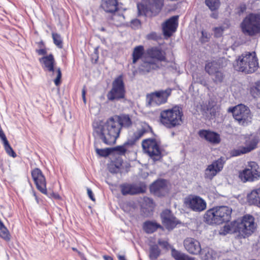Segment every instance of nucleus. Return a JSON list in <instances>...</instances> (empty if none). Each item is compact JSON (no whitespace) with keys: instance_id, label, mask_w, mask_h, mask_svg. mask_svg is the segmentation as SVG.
<instances>
[{"instance_id":"obj_58","label":"nucleus","mask_w":260,"mask_h":260,"mask_svg":"<svg viewBox=\"0 0 260 260\" xmlns=\"http://www.w3.org/2000/svg\"><path fill=\"white\" fill-rule=\"evenodd\" d=\"M211 17L213 18L216 19L217 18L218 14L216 13H213L211 15Z\"/></svg>"},{"instance_id":"obj_12","label":"nucleus","mask_w":260,"mask_h":260,"mask_svg":"<svg viewBox=\"0 0 260 260\" xmlns=\"http://www.w3.org/2000/svg\"><path fill=\"white\" fill-rule=\"evenodd\" d=\"M160 142L154 139H145L142 141L143 149L153 160H158L160 157L161 149Z\"/></svg>"},{"instance_id":"obj_18","label":"nucleus","mask_w":260,"mask_h":260,"mask_svg":"<svg viewBox=\"0 0 260 260\" xmlns=\"http://www.w3.org/2000/svg\"><path fill=\"white\" fill-rule=\"evenodd\" d=\"M178 16H174L167 20L162 24V30L164 36L170 37L174 32L178 26Z\"/></svg>"},{"instance_id":"obj_23","label":"nucleus","mask_w":260,"mask_h":260,"mask_svg":"<svg viewBox=\"0 0 260 260\" xmlns=\"http://www.w3.org/2000/svg\"><path fill=\"white\" fill-rule=\"evenodd\" d=\"M121 193L123 195H133L143 192L144 189L141 186L135 184H124L120 186Z\"/></svg>"},{"instance_id":"obj_1","label":"nucleus","mask_w":260,"mask_h":260,"mask_svg":"<svg viewBox=\"0 0 260 260\" xmlns=\"http://www.w3.org/2000/svg\"><path fill=\"white\" fill-rule=\"evenodd\" d=\"M93 127L94 132L107 145L114 144L121 131L120 125L114 116L108 118L105 122H94Z\"/></svg>"},{"instance_id":"obj_59","label":"nucleus","mask_w":260,"mask_h":260,"mask_svg":"<svg viewBox=\"0 0 260 260\" xmlns=\"http://www.w3.org/2000/svg\"><path fill=\"white\" fill-rule=\"evenodd\" d=\"M54 197L56 199H59L60 198V197L58 194H54Z\"/></svg>"},{"instance_id":"obj_51","label":"nucleus","mask_w":260,"mask_h":260,"mask_svg":"<svg viewBox=\"0 0 260 260\" xmlns=\"http://www.w3.org/2000/svg\"><path fill=\"white\" fill-rule=\"evenodd\" d=\"M87 194L89 198L93 201H95V198L93 196V193L91 189L87 188Z\"/></svg>"},{"instance_id":"obj_41","label":"nucleus","mask_w":260,"mask_h":260,"mask_svg":"<svg viewBox=\"0 0 260 260\" xmlns=\"http://www.w3.org/2000/svg\"><path fill=\"white\" fill-rule=\"evenodd\" d=\"M250 92L253 98H256L260 93V85H256L250 88Z\"/></svg>"},{"instance_id":"obj_52","label":"nucleus","mask_w":260,"mask_h":260,"mask_svg":"<svg viewBox=\"0 0 260 260\" xmlns=\"http://www.w3.org/2000/svg\"><path fill=\"white\" fill-rule=\"evenodd\" d=\"M0 138L3 141L4 143H6V141H8L6 138V137L3 132L2 130L0 129Z\"/></svg>"},{"instance_id":"obj_20","label":"nucleus","mask_w":260,"mask_h":260,"mask_svg":"<svg viewBox=\"0 0 260 260\" xmlns=\"http://www.w3.org/2000/svg\"><path fill=\"white\" fill-rule=\"evenodd\" d=\"M198 134L202 139L212 144H218L221 141L220 135L213 131L202 129L200 130Z\"/></svg>"},{"instance_id":"obj_22","label":"nucleus","mask_w":260,"mask_h":260,"mask_svg":"<svg viewBox=\"0 0 260 260\" xmlns=\"http://www.w3.org/2000/svg\"><path fill=\"white\" fill-rule=\"evenodd\" d=\"M147 54L151 59L152 60L156 61H166L167 59L166 53L161 49L156 47H151L147 50Z\"/></svg>"},{"instance_id":"obj_49","label":"nucleus","mask_w":260,"mask_h":260,"mask_svg":"<svg viewBox=\"0 0 260 260\" xmlns=\"http://www.w3.org/2000/svg\"><path fill=\"white\" fill-rule=\"evenodd\" d=\"M158 243L160 246L165 249H168L169 246L168 242L166 241L159 239L158 241Z\"/></svg>"},{"instance_id":"obj_29","label":"nucleus","mask_w":260,"mask_h":260,"mask_svg":"<svg viewBox=\"0 0 260 260\" xmlns=\"http://www.w3.org/2000/svg\"><path fill=\"white\" fill-rule=\"evenodd\" d=\"M161 228V225L154 221H147L143 225L144 230L147 233H152L157 229Z\"/></svg>"},{"instance_id":"obj_24","label":"nucleus","mask_w":260,"mask_h":260,"mask_svg":"<svg viewBox=\"0 0 260 260\" xmlns=\"http://www.w3.org/2000/svg\"><path fill=\"white\" fill-rule=\"evenodd\" d=\"M225 59L220 58L217 60L208 61L205 64V71L210 75H213L218 69H221L223 67V61Z\"/></svg>"},{"instance_id":"obj_11","label":"nucleus","mask_w":260,"mask_h":260,"mask_svg":"<svg viewBox=\"0 0 260 260\" xmlns=\"http://www.w3.org/2000/svg\"><path fill=\"white\" fill-rule=\"evenodd\" d=\"M171 89L168 88L152 92L147 95V104L149 106H159L167 102L168 97L171 94Z\"/></svg>"},{"instance_id":"obj_17","label":"nucleus","mask_w":260,"mask_h":260,"mask_svg":"<svg viewBox=\"0 0 260 260\" xmlns=\"http://www.w3.org/2000/svg\"><path fill=\"white\" fill-rule=\"evenodd\" d=\"M31 174L37 188L42 193L46 194V181L41 170L38 168H35L31 171Z\"/></svg>"},{"instance_id":"obj_27","label":"nucleus","mask_w":260,"mask_h":260,"mask_svg":"<svg viewBox=\"0 0 260 260\" xmlns=\"http://www.w3.org/2000/svg\"><path fill=\"white\" fill-rule=\"evenodd\" d=\"M101 8L106 12L113 13L117 10V0H102Z\"/></svg>"},{"instance_id":"obj_21","label":"nucleus","mask_w":260,"mask_h":260,"mask_svg":"<svg viewBox=\"0 0 260 260\" xmlns=\"http://www.w3.org/2000/svg\"><path fill=\"white\" fill-rule=\"evenodd\" d=\"M184 246L185 249L191 254L197 255L201 252L200 242L193 238H186L184 241Z\"/></svg>"},{"instance_id":"obj_25","label":"nucleus","mask_w":260,"mask_h":260,"mask_svg":"<svg viewBox=\"0 0 260 260\" xmlns=\"http://www.w3.org/2000/svg\"><path fill=\"white\" fill-rule=\"evenodd\" d=\"M159 68V63L156 60L146 59L139 67L140 70L143 73H148L152 70H157Z\"/></svg>"},{"instance_id":"obj_47","label":"nucleus","mask_w":260,"mask_h":260,"mask_svg":"<svg viewBox=\"0 0 260 260\" xmlns=\"http://www.w3.org/2000/svg\"><path fill=\"white\" fill-rule=\"evenodd\" d=\"M114 150L118 152L120 154H123L126 151V149L123 146H117L114 148Z\"/></svg>"},{"instance_id":"obj_56","label":"nucleus","mask_w":260,"mask_h":260,"mask_svg":"<svg viewBox=\"0 0 260 260\" xmlns=\"http://www.w3.org/2000/svg\"><path fill=\"white\" fill-rule=\"evenodd\" d=\"M117 256L118 257V260H126L125 256L123 255L118 254H117Z\"/></svg>"},{"instance_id":"obj_57","label":"nucleus","mask_w":260,"mask_h":260,"mask_svg":"<svg viewBox=\"0 0 260 260\" xmlns=\"http://www.w3.org/2000/svg\"><path fill=\"white\" fill-rule=\"evenodd\" d=\"M104 258L105 260H113V258L111 256L107 255H104Z\"/></svg>"},{"instance_id":"obj_33","label":"nucleus","mask_w":260,"mask_h":260,"mask_svg":"<svg viewBox=\"0 0 260 260\" xmlns=\"http://www.w3.org/2000/svg\"><path fill=\"white\" fill-rule=\"evenodd\" d=\"M144 49L142 46H138L135 47L133 52V62L135 63L138 60L140 59L144 54Z\"/></svg>"},{"instance_id":"obj_43","label":"nucleus","mask_w":260,"mask_h":260,"mask_svg":"<svg viewBox=\"0 0 260 260\" xmlns=\"http://www.w3.org/2000/svg\"><path fill=\"white\" fill-rule=\"evenodd\" d=\"M95 151L96 153L102 156H107L110 153V150L107 149H99L96 148Z\"/></svg>"},{"instance_id":"obj_10","label":"nucleus","mask_w":260,"mask_h":260,"mask_svg":"<svg viewBox=\"0 0 260 260\" xmlns=\"http://www.w3.org/2000/svg\"><path fill=\"white\" fill-rule=\"evenodd\" d=\"M125 92L123 78L120 75L113 81L112 88L107 93V98L110 101H118L124 98Z\"/></svg>"},{"instance_id":"obj_50","label":"nucleus","mask_w":260,"mask_h":260,"mask_svg":"<svg viewBox=\"0 0 260 260\" xmlns=\"http://www.w3.org/2000/svg\"><path fill=\"white\" fill-rule=\"evenodd\" d=\"M209 34L207 32L202 30L201 37L202 41L204 42H207L209 40Z\"/></svg>"},{"instance_id":"obj_37","label":"nucleus","mask_w":260,"mask_h":260,"mask_svg":"<svg viewBox=\"0 0 260 260\" xmlns=\"http://www.w3.org/2000/svg\"><path fill=\"white\" fill-rule=\"evenodd\" d=\"M205 4L211 11L218 9L220 4L219 0H206Z\"/></svg>"},{"instance_id":"obj_2","label":"nucleus","mask_w":260,"mask_h":260,"mask_svg":"<svg viewBox=\"0 0 260 260\" xmlns=\"http://www.w3.org/2000/svg\"><path fill=\"white\" fill-rule=\"evenodd\" d=\"M232 209L228 206H219L207 210L204 214V220L209 224H220L230 221Z\"/></svg>"},{"instance_id":"obj_28","label":"nucleus","mask_w":260,"mask_h":260,"mask_svg":"<svg viewBox=\"0 0 260 260\" xmlns=\"http://www.w3.org/2000/svg\"><path fill=\"white\" fill-rule=\"evenodd\" d=\"M114 117L115 119L118 121L121 129L122 127H129L132 125V120L127 115H115Z\"/></svg>"},{"instance_id":"obj_31","label":"nucleus","mask_w":260,"mask_h":260,"mask_svg":"<svg viewBox=\"0 0 260 260\" xmlns=\"http://www.w3.org/2000/svg\"><path fill=\"white\" fill-rule=\"evenodd\" d=\"M201 252L203 260H213L216 257L215 252L209 248L203 249Z\"/></svg>"},{"instance_id":"obj_39","label":"nucleus","mask_w":260,"mask_h":260,"mask_svg":"<svg viewBox=\"0 0 260 260\" xmlns=\"http://www.w3.org/2000/svg\"><path fill=\"white\" fill-rule=\"evenodd\" d=\"M5 149L6 151V152L8 153V155L10 156L13 157V158H15L16 157V154L10 145L9 142L6 141V143H4Z\"/></svg>"},{"instance_id":"obj_61","label":"nucleus","mask_w":260,"mask_h":260,"mask_svg":"<svg viewBox=\"0 0 260 260\" xmlns=\"http://www.w3.org/2000/svg\"><path fill=\"white\" fill-rule=\"evenodd\" d=\"M72 249H73V250H74V251H77V249L76 248H73Z\"/></svg>"},{"instance_id":"obj_53","label":"nucleus","mask_w":260,"mask_h":260,"mask_svg":"<svg viewBox=\"0 0 260 260\" xmlns=\"http://www.w3.org/2000/svg\"><path fill=\"white\" fill-rule=\"evenodd\" d=\"M157 35L156 33L152 32L147 35V38L148 39H153L154 40L156 38Z\"/></svg>"},{"instance_id":"obj_14","label":"nucleus","mask_w":260,"mask_h":260,"mask_svg":"<svg viewBox=\"0 0 260 260\" xmlns=\"http://www.w3.org/2000/svg\"><path fill=\"white\" fill-rule=\"evenodd\" d=\"M184 204L186 207L191 210L200 212L206 209V202L201 197L190 195L186 197L184 200Z\"/></svg>"},{"instance_id":"obj_4","label":"nucleus","mask_w":260,"mask_h":260,"mask_svg":"<svg viewBox=\"0 0 260 260\" xmlns=\"http://www.w3.org/2000/svg\"><path fill=\"white\" fill-rule=\"evenodd\" d=\"M234 66L236 70L246 74L254 72L258 67L255 53L252 52L242 54L236 59Z\"/></svg>"},{"instance_id":"obj_30","label":"nucleus","mask_w":260,"mask_h":260,"mask_svg":"<svg viewBox=\"0 0 260 260\" xmlns=\"http://www.w3.org/2000/svg\"><path fill=\"white\" fill-rule=\"evenodd\" d=\"M237 225H238L237 221H233L230 224H225L221 230L220 234L225 235L229 233L238 232V226Z\"/></svg>"},{"instance_id":"obj_8","label":"nucleus","mask_w":260,"mask_h":260,"mask_svg":"<svg viewBox=\"0 0 260 260\" xmlns=\"http://www.w3.org/2000/svg\"><path fill=\"white\" fill-rule=\"evenodd\" d=\"M239 177L243 182H253L260 178V169L254 161L248 162L246 167L239 173Z\"/></svg>"},{"instance_id":"obj_44","label":"nucleus","mask_w":260,"mask_h":260,"mask_svg":"<svg viewBox=\"0 0 260 260\" xmlns=\"http://www.w3.org/2000/svg\"><path fill=\"white\" fill-rule=\"evenodd\" d=\"M146 133V131L143 129L141 128L140 129L138 130L137 132H136L134 133V137L135 140H138L140 138H141L144 134Z\"/></svg>"},{"instance_id":"obj_42","label":"nucleus","mask_w":260,"mask_h":260,"mask_svg":"<svg viewBox=\"0 0 260 260\" xmlns=\"http://www.w3.org/2000/svg\"><path fill=\"white\" fill-rule=\"evenodd\" d=\"M224 30L225 27L223 26H219L215 27L213 29L214 36L217 38L221 37Z\"/></svg>"},{"instance_id":"obj_5","label":"nucleus","mask_w":260,"mask_h":260,"mask_svg":"<svg viewBox=\"0 0 260 260\" xmlns=\"http://www.w3.org/2000/svg\"><path fill=\"white\" fill-rule=\"evenodd\" d=\"M242 31L253 36L260 32V15L251 13L247 15L241 23Z\"/></svg>"},{"instance_id":"obj_16","label":"nucleus","mask_w":260,"mask_h":260,"mask_svg":"<svg viewBox=\"0 0 260 260\" xmlns=\"http://www.w3.org/2000/svg\"><path fill=\"white\" fill-rule=\"evenodd\" d=\"M224 164V159L222 157L212 162L208 165L205 170L204 177L212 180L223 169Z\"/></svg>"},{"instance_id":"obj_35","label":"nucleus","mask_w":260,"mask_h":260,"mask_svg":"<svg viewBox=\"0 0 260 260\" xmlns=\"http://www.w3.org/2000/svg\"><path fill=\"white\" fill-rule=\"evenodd\" d=\"M171 255L175 260H186L188 256L177 250L174 248L171 249Z\"/></svg>"},{"instance_id":"obj_46","label":"nucleus","mask_w":260,"mask_h":260,"mask_svg":"<svg viewBox=\"0 0 260 260\" xmlns=\"http://www.w3.org/2000/svg\"><path fill=\"white\" fill-rule=\"evenodd\" d=\"M112 19L114 21H119V22H123L124 19V17L122 15H117V14H114L112 16Z\"/></svg>"},{"instance_id":"obj_3","label":"nucleus","mask_w":260,"mask_h":260,"mask_svg":"<svg viewBox=\"0 0 260 260\" xmlns=\"http://www.w3.org/2000/svg\"><path fill=\"white\" fill-rule=\"evenodd\" d=\"M182 109L175 106L172 109L164 110L160 113V123L167 128H172L182 125L183 122Z\"/></svg>"},{"instance_id":"obj_6","label":"nucleus","mask_w":260,"mask_h":260,"mask_svg":"<svg viewBox=\"0 0 260 260\" xmlns=\"http://www.w3.org/2000/svg\"><path fill=\"white\" fill-rule=\"evenodd\" d=\"M164 0H144L142 4H138L140 14L152 17L156 15L161 10Z\"/></svg>"},{"instance_id":"obj_15","label":"nucleus","mask_w":260,"mask_h":260,"mask_svg":"<svg viewBox=\"0 0 260 260\" xmlns=\"http://www.w3.org/2000/svg\"><path fill=\"white\" fill-rule=\"evenodd\" d=\"M258 139L254 135H250L245 138L244 146L239 147L231 151L233 156H237L250 152L256 147Z\"/></svg>"},{"instance_id":"obj_60","label":"nucleus","mask_w":260,"mask_h":260,"mask_svg":"<svg viewBox=\"0 0 260 260\" xmlns=\"http://www.w3.org/2000/svg\"><path fill=\"white\" fill-rule=\"evenodd\" d=\"M34 196L35 197V198H36V200L37 202L38 203V198H37V197L36 196V193H35V192H34Z\"/></svg>"},{"instance_id":"obj_32","label":"nucleus","mask_w":260,"mask_h":260,"mask_svg":"<svg viewBox=\"0 0 260 260\" xmlns=\"http://www.w3.org/2000/svg\"><path fill=\"white\" fill-rule=\"evenodd\" d=\"M166 186V181L165 180H158L154 182L150 186L151 191L157 192L164 189Z\"/></svg>"},{"instance_id":"obj_19","label":"nucleus","mask_w":260,"mask_h":260,"mask_svg":"<svg viewBox=\"0 0 260 260\" xmlns=\"http://www.w3.org/2000/svg\"><path fill=\"white\" fill-rule=\"evenodd\" d=\"M161 218L164 225L168 230H172L179 223V221L169 210H165L161 213Z\"/></svg>"},{"instance_id":"obj_13","label":"nucleus","mask_w":260,"mask_h":260,"mask_svg":"<svg viewBox=\"0 0 260 260\" xmlns=\"http://www.w3.org/2000/svg\"><path fill=\"white\" fill-rule=\"evenodd\" d=\"M238 232L242 236H249L254 231L256 224L254 217L250 215L244 216L240 222L237 221Z\"/></svg>"},{"instance_id":"obj_7","label":"nucleus","mask_w":260,"mask_h":260,"mask_svg":"<svg viewBox=\"0 0 260 260\" xmlns=\"http://www.w3.org/2000/svg\"><path fill=\"white\" fill-rule=\"evenodd\" d=\"M228 112H232L234 119L241 125H248L251 120V115L248 107L243 104L230 108Z\"/></svg>"},{"instance_id":"obj_9","label":"nucleus","mask_w":260,"mask_h":260,"mask_svg":"<svg viewBox=\"0 0 260 260\" xmlns=\"http://www.w3.org/2000/svg\"><path fill=\"white\" fill-rule=\"evenodd\" d=\"M40 62L42 64L43 69L45 71H47L52 73L51 76L56 75L54 82L56 86L60 83V79L61 77V73L60 68H57L56 70L54 69L55 61L53 55L51 54L49 55L44 56L39 59Z\"/></svg>"},{"instance_id":"obj_55","label":"nucleus","mask_w":260,"mask_h":260,"mask_svg":"<svg viewBox=\"0 0 260 260\" xmlns=\"http://www.w3.org/2000/svg\"><path fill=\"white\" fill-rule=\"evenodd\" d=\"M85 93H86L85 90L84 88H83L82 91V99H83V100L84 103H86Z\"/></svg>"},{"instance_id":"obj_26","label":"nucleus","mask_w":260,"mask_h":260,"mask_svg":"<svg viewBox=\"0 0 260 260\" xmlns=\"http://www.w3.org/2000/svg\"><path fill=\"white\" fill-rule=\"evenodd\" d=\"M247 202L250 205L260 207V187L253 189L247 194Z\"/></svg>"},{"instance_id":"obj_34","label":"nucleus","mask_w":260,"mask_h":260,"mask_svg":"<svg viewBox=\"0 0 260 260\" xmlns=\"http://www.w3.org/2000/svg\"><path fill=\"white\" fill-rule=\"evenodd\" d=\"M160 254V250L156 245H151L149 250V257L151 260H155Z\"/></svg>"},{"instance_id":"obj_54","label":"nucleus","mask_w":260,"mask_h":260,"mask_svg":"<svg viewBox=\"0 0 260 260\" xmlns=\"http://www.w3.org/2000/svg\"><path fill=\"white\" fill-rule=\"evenodd\" d=\"M37 52L39 55H44L47 53V52L44 49H40L37 50Z\"/></svg>"},{"instance_id":"obj_48","label":"nucleus","mask_w":260,"mask_h":260,"mask_svg":"<svg viewBox=\"0 0 260 260\" xmlns=\"http://www.w3.org/2000/svg\"><path fill=\"white\" fill-rule=\"evenodd\" d=\"M140 25V21L138 19H134L131 21L132 27L134 29L138 28Z\"/></svg>"},{"instance_id":"obj_36","label":"nucleus","mask_w":260,"mask_h":260,"mask_svg":"<svg viewBox=\"0 0 260 260\" xmlns=\"http://www.w3.org/2000/svg\"><path fill=\"white\" fill-rule=\"evenodd\" d=\"M155 206L153 200L148 197H145L143 200L142 207L143 208L148 210V211H152Z\"/></svg>"},{"instance_id":"obj_45","label":"nucleus","mask_w":260,"mask_h":260,"mask_svg":"<svg viewBox=\"0 0 260 260\" xmlns=\"http://www.w3.org/2000/svg\"><path fill=\"white\" fill-rule=\"evenodd\" d=\"M109 171L112 173H117L119 170L118 166H117L113 164H110L108 167Z\"/></svg>"},{"instance_id":"obj_40","label":"nucleus","mask_w":260,"mask_h":260,"mask_svg":"<svg viewBox=\"0 0 260 260\" xmlns=\"http://www.w3.org/2000/svg\"><path fill=\"white\" fill-rule=\"evenodd\" d=\"M52 38H53L54 44L58 48H62V40L61 39L60 35L57 34L53 33L52 34Z\"/></svg>"},{"instance_id":"obj_38","label":"nucleus","mask_w":260,"mask_h":260,"mask_svg":"<svg viewBox=\"0 0 260 260\" xmlns=\"http://www.w3.org/2000/svg\"><path fill=\"white\" fill-rule=\"evenodd\" d=\"M211 76H213L214 77L213 79L215 82L217 83H220L222 82L224 77L221 69H218L216 71V72L213 73V75H212Z\"/></svg>"}]
</instances>
